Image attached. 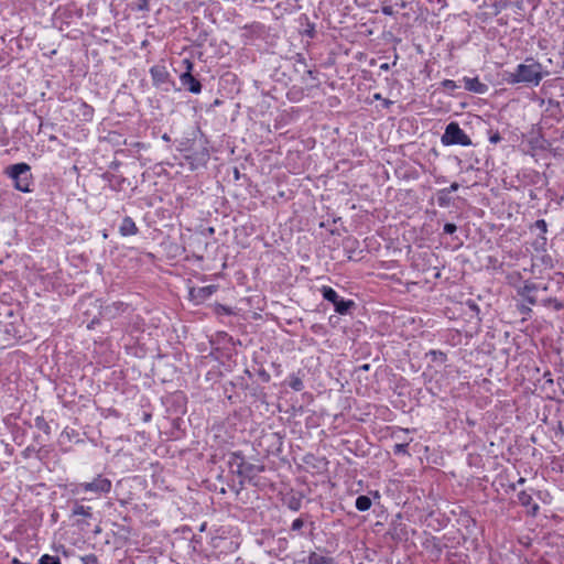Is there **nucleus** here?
Returning a JSON list of instances; mask_svg holds the SVG:
<instances>
[{
	"label": "nucleus",
	"instance_id": "nucleus-1",
	"mask_svg": "<svg viewBox=\"0 0 564 564\" xmlns=\"http://www.w3.org/2000/svg\"><path fill=\"white\" fill-rule=\"evenodd\" d=\"M547 74V72H544L541 63L535 62L533 58H527L525 63L519 64L514 72L508 73L506 80L512 85L525 84L538 86Z\"/></svg>",
	"mask_w": 564,
	"mask_h": 564
},
{
	"label": "nucleus",
	"instance_id": "nucleus-2",
	"mask_svg": "<svg viewBox=\"0 0 564 564\" xmlns=\"http://www.w3.org/2000/svg\"><path fill=\"white\" fill-rule=\"evenodd\" d=\"M228 464L232 473L240 477L239 485L241 488L245 481L257 486L258 484L256 478L265 469L264 465L262 464H252L247 462L245 455L240 451L234 452L229 455Z\"/></svg>",
	"mask_w": 564,
	"mask_h": 564
},
{
	"label": "nucleus",
	"instance_id": "nucleus-3",
	"mask_svg": "<svg viewBox=\"0 0 564 564\" xmlns=\"http://www.w3.org/2000/svg\"><path fill=\"white\" fill-rule=\"evenodd\" d=\"M31 167L28 163H17L6 170V174L13 180L14 188L22 193H30L33 183Z\"/></svg>",
	"mask_w": 564,
	"mask_h": 564
},
{
	"label": "nucleus",
	"instance_id": "nucleus-4",
	"mask_svg": "<svg viewBox=\"0 0 564 564\" xmlns=\"http://www.w3.org/2000/svg\"><path fill=\"white\" fill-rule=\"evenodd\" d=\"M112 482L109 478L97 475L90 481L72 484L70 492L73 495H79L83 492H93L96 496H101L110 492Z\"/></svg>",
	"mask_w": 564,
	"mask_h": 564
},
{
	"label": "nucleus",
	"instance_id": "nucleus-5",
	"mask_svg": "<svg viewBox=\"0 0 564 564\" xmlns=\"http://www.w3.org/2000/svg\"><path fill=\"white\" fill-rule=\"evenodd\" d=\"M319 292L325 301L333 304L334 311L339 315H349L357 306L355 301L339 296L338 293L328 285H323Z\"/></svg>",
	"mask_w": 564,
	"mask_h": 564
},
{
	"label": "nucleus",
	"instance_id": "nucleus-6",
	"mask_svg": "<svg viewBox=\"0 0 564 564\" xmlns=\"http://www.w3.org/2000/svg\"><path fill=\"white\" fill-rule=\"evenodd\" d=\"M150 76L152 79V85L162 91L169 93L172 89L176 90L175 82L171 77L167 68L163 64L153 65L150 68Z\"/></svg>",
	"mask_w": 564,
	"mask_h": 564
},
{
	"label": "nucleus",
	"instance_id": "nucleus-7",
	"mask_svg": "<svg viewBox=\"0 0 564 564\" xmlns=\"http://www.w3.org/2000/svg\"><path fill=\"white\" fill-rule=\"evenodd\" d=\"M441 141L444 145H471L470 138L455 121H452L446 126L445 131L441 138Z\"/></svg>",
	"mask_w": 564,
	"mask_h": 564
},
{
	"label": "nucleus",
	"instance_id": "nucleus-8",
	"mask_svg": "<svg viewBox=\"0 0 564 564\" xmlns=\"http://www.w3.org/2000/svg\"><path fill=\"white\" fill-rule=\"evenodd\" d=\"M549 290V285L542 282H533L527 280L522 286L517 289V293L521 296L528 304L535 305L538 303L536 293L542 291L546 292Z\"/></svg>",
	"mask_w": 564,
	"mask_h": 564
},
{
	"label": "nucleus",
	"instance_id": "nucleus-9",
	"mask_svg": "<svg viewBox=\"0 0 564 564\" xmlns=\"http://www.w3.org/2000/svg\"><path fill=\"white\" fill-rule=\"evenodd\" d=\"M185 70L180 75L181 84L192 94H199L202 91L200 82L193 76L192 72L194 68V64L191 59L185 58L182 61Z\"/></svg>",
	"mask_w": 564,
	"mask_h": 564
},
{
	"label": "nucleus",
	"instance_id": "nucleus-10",
	"mask_svg": "<svg viewBox=\"0 0 564 564\" xmlns=\"http://www.w3.org/2000/svg\"><path fill=\"white\" fill-rule=\"evenodd\" d=\"M192 171L197 170L200 166H205L209 160V151L206 147L200 149H193L191 152L184 155Z\"/></svg>",
	"mask_w": 564,
	"mask_h": 564
},
{
	"label": "nucleus",
	"instance_id": "nucleus-11",
	"mask_svg": "<svg viewBox=\"0 0 564 564\" xmlns=\"http://www.w3.org/2000/svg\"><path fill=\"white\" fill-rule=\"evenodd\" d=\"M217 291L216 285H206L200 288H192L189 290V299L195 304H202Z\"/></svg>",
	"mask_w": 564,
	"mask_h": 564
},
{
	"label": "nucleus",
	"instance_id": "nucleus-12",
	"mask_svg": "<svg viewBox=\"0 0 564 564\" xmlns=\"http://www.w3.org/2000/svg\"><path fill=\"white\" fill-rule=\"evenodd\" d=\"M316 550L308 553L307 564H335L334 557L329 555L326 549L316 547Z\"/></svg>",
	"mask_w": 564,
	"mask_h": 564
},
{
	"label": "nucleus",
	"instance_id": "nucleus-13",
	"mask_svg": "<svg viewBox=\"0 0 564 564\" xmlns=\"http://www.w3.org/2000/svg\"><path fill=\"white\" fill-rule=\"evenodd\" d=\"M129 305L118 301L102 307L101 315L108 319H113L128 311Z\"/></svg>",
	"mask_w": 564,
	"mask_h": 564
},
{
	"label": "nucleus",
	"instance_id": "nucleus-14",
	"mask_svg": "<svg viewBox=\"0 0 564 564\" xmlns=\"http://www.w3.org/2000/svg\"><path fill=\"white\" fill-rule=\"evenodd\" d=\"M518 501L522 507L528 509L527 512L529 516H538L540 507L538 503L533 502L532 496L529 492H527L525 490H521L518 494Z\"/></svg>",
	"mask_w": 564,
	"mask_h": 564
},
{
	"label": "nucleus",
	"instance_id": "nucleus-15",
	"mask_svg": "<svg viewBox=\"0 0 564 564\" xmlns=\"http://www.w3.org/2000/svg\"><path fill=\"white\" fill-rule=\"evenodd\" d=\"M139 232V228L134 220L130 216L123 217L120 226H119V234L122 237H129L134 236Z\"/></svg>",
	"mask_w": 564,
	"mask_h": 564
},
{
	"label": "nucleus",
	"instance_id": "nucleus-16",
	"mask_svg": "<svg viewBox=\"0 0 564 564\" xmlns=\"http://www.w3.org/2000/svg\"><path fill=\"white\" fill-rule=\"evenodd\" d=\"M70 517H83L84 519H91L93 508L89 506H84L80 500H74L72 503Z\"/></svg>",
	"mask_w": 564,
	"mask_h": 564
},
{
	"label": "nucleus",
	"instance_id": "nucleus-17",
	"mask_svg": "<svg viewBox=\"0 0 564 564\" xmlns=\"http://www.w3.org/2000/svg\"><path fill=\"white\" fill-rule=\"evenodd\" d=\"M465 89L476 94H485L488 90V86L481 83L478 77H464Z\"/></svg>",
	"mask_w": 564,
	"mask_h": 564
},
{
	"label": "nucleus",
	"instance_id": "nucleus-18",
	"mask_svg": "<svg viewBox=\"0 0 564 564\" xmlns=\"http://www.w3.org/2000/svg\"><path fill=\"white\" fill-rule=\"evenodd\" d=\"M300 372L299 371L297 373H290L289 377L286 378L285 382L286 384L294 391H302L304 389V383H303V380H302V377L300 376Z\"/></svg>",
	"mask_w": 564,
	"mask_h": 564
},
{
	"label": "nucleus",
	"instance_id": "nucleus-19",
	"mask_svg": "<svg viewBox=\"0 0 564 564\" xmlns=\"http://www.w3.org/2000/svg\"><path fill=\"white\" fill-rule=\"evenodd\" d=\"M533 227L535 229H538L540 231V236L539 238L536 239V243L541 245V246H545L546 245V237H545V234L547 232V224L544 219H538L534 224H533Z\"/></svg>",
	"mask_w": 564,
	"mask_h": 564
},
{
	"label": "nucleus",
	"instance_id": "nucleus-20",
	"mask_svg": "<svg viewBox=\"0 0 564 564\" xmlns=\"http://www.w3.org/2000/svg\"><path fill=\"white\" fill-rule=\"evenodd\" d=\"M372 501L368 496H358L355 501V507L358 511H368L371 508Z\"/></svg>",
	"mask_w": 564,
	"mask_h": 564
},
{
	"label": "nucleus",
	"instance_id": "nucleus-21",
	"mask_svg": "<svg viewBox=\"0 0 564 564\" xmlns=\"http://www.w3.org/2000/svg\"><path fill=\"white\" fill-rule=\"evenodd\" d=\"M34 425L36 429L42 431L46 436H50L52 431L48 422L44 419V416L39 415L34 419Z\"/></svg>",
	"mask_w": 564,
	"mask_h": 564
},
{
	"label": "nucleus",
	"instance_id": "nucleus-22",
	"mask_svg": "<svg viewBox=\"0 0 564 564\" xmlns=\"http://www.w3.org/2000/svg\"><path fill=\"white\" fill-rule=\"evenodd\" d=\"M437 204L440 207H448L452 203L448 191L442 188L437 192Z\"/></svg>",
	"mask_w": 564,
	"mask_h": 564
},
{
	"label": "nucleus",
	"instance_id": "nucleus-23",
	"mask_svg": "<svg viewBox=\"0 0 564 564\" xmlns=\"http://www.w3.org/2000/svg\"><path fill=\"white\" fill-rule=\"evenodd\" d=\"M426 357H431L432 361L444 364L447 360V355L442 350L432 349L426 354Z\"/></svg>",
	"mask_w": 564,
	"mask_h": 564
},
{
	"label": "nucleus",
	"instance_id": "nucleus-24",
	"mask_svg": "<svg viewBox=\"0 0 564 564\" xmlns=\"http://www.w3.org/2000/svg\"><path fill=\"white\" fill-rule=\"evenodd\" d=\"M541 304L545 307L552 306L555 311H561L564 308V304L554 297H546L541 301Z\"/></svg>",
	"mask_w": 564,
	"mask_h": 564
},
{
	"label": "nucleus",
	"instance_id": "nucleus-25",
	"mask_svg": "<svg viewBox=\"0 0 564 564\" xmlns=\"http://www.w3.org/2000/svg\"><path fill=\"white\" fill-rule=\"evenodd\" d=\"M286 506L292 511H297L301 509L302 499L296 496H291L286 499Z\"/></svg>",
	"mask_w": 564,
	"mask_h": 564
},
{
	"label": "nucleus",
	"instance_id": "nucleus-26",
	"mask_svg": "<svg viewBox=\"0 0 564 564\" xmlns=\"http://www.w3.org/2000/svg\"><path fill=\"white\" fill-rule=\"evenodd\" d=\"M80 113L84 117L85 120L89 121L93 119L94 116V108L86 102L80 104Z\"/></svg>",
	"mask_w": 564,
	"mask_h": 564
},
{
	"label": "nucleus",
	"instance_id": "nucleus-27",
	"mask_svg": "<svg viewBox=\"0 0 564 564\" xmlns=\"http://www.w3.org/2000/svg\"><path fill=\"white\" fill-rule=\"evenodd\" d=\"M194 144L195 143L192 142L191 139H184V140L180 141L177 150L180 152H185L187 154L188 152H191L194 149Z\"/></svg>",
	"mask_w": 564,
	"mask_h": 564
},
{
	"label": "nucleus",
	"instance_id": "nucleus-28",
	"mask_svg": "<svg viewBox=\"0 0 564 564\" xmlns=\"http://www.w3.org/2000/svg\"><path fill=\"white\" fill-rule=\"evenodd\" d=\"M39 564H62L58 556L44 554L40 557Z\"/></svg>",
	"mask_w": 564,
	"mask_h": 564
},
{
	"label": "nucleus",
	"instance_id": "nucleus-29",
	"mask_svg": "<svg viewBox=\"0 0 564 564\" xmlns=\"http://www.w3.org/2000/svg\"><path fill=\"white\" fill-rule=\"evenodd\" d=\"M408 448H409V442L395 444L393 446V454L394 455H410Z\"/></svg>",
	"mask_w": 564,
	"mask_h": 564
},
{
	"label": "nucleus",
	"instance_id": "nucleus-30",
	"mask_svg": "<svg viewBox=\"0 0 564 564\" xmlns=\"http://www.w3.org/2000/svg\"><path fill=\"white\" fill-rule=\"evenodd\" d=\"M41 451L42 447H37L35 444H31L22 452V455L24 458H29L32 454L39 455Z\"/></svg>",
	"mask_w": 564,
	"mask_h": 564
},
{
	"label": "nucleus",
	"instance_id": "nucleus-31",
	"mask_svg": "<svg viewBox=\"0 0 564 564\" xmlns=\"http://www.w3.org/2000/svg\"><path fill=\"white\" fill-rule=\"evenodd\" d=\"M488 139L492 144H497L501 141V135L498 130L489 129L488 130Z\"/></svg>",
	"mask_w": 564,
	"mask_h": 564
},
{
	"label": "nucleus",
	"instance_id": "nucleus-32",
	"mask_svg": "<svg viewBox=\"0 0 564 564\" xmlns=\"http://www.w3.org/2000/svg\"><path fill=\"white\" fill-rule=\"evenodd\" d=\"M518 311L523 316V319H528L531 317L532 308L529 305L521 304L518 306Z\"/></svg>",
	"mask_w": 564,
	"mask_h": 564
},
{
	"label": "nucleus",
	"instance_id": "nucleus-33",
	"mask_svg": "<svg viewBox=\"0 0 564 564\" xmlns=\"http://www.w3.org/2000/svg\"><path fill=\"white\" fill-rule=\"evenodd\" d=\"M83 564H99L98 557L95 554H87L80 557Z\"/></svg>",
	"mask_w": 564,
	"mask_h": 564
},
{
	"label": "nucleus",
	"instance_id": "nucleus-34",
	"mask_svg": "<svg viewBox=\"0 0 564 564\" xmlns=\"http://www.w3.org/2000/svg\"><path fill=\"white\" fill-rule=\"evenodd\" d=\"M441 85L447 91H454L455 89L458 88L457 84L454 80H452V79H444L441 83Z\"/></svg>",
	"mask_w": 564,
	"mask_h": 564
},
{
	"label": "nucleus",
	"instance_id": "nucleus-35",
	"mask_svg": "<svg viewBox=\"0 0 564 564\" xmlns=\"http://www.w3.org/2000/svg\"><path fill=\"white\" fill-rule=\"evenodd\" d=\"M123 182H124V178L112 176V178L110 180V187L119 191V189H121V185Z\"/></svg>",
	"mask_w": 564,
	"mask_h": 564
},
{
	"label": "nucleus",
	"instance_id": "nucleus-36",
	"mask_svg": "<svg viewBox=\"0 0 564 564\" xmlns=\"http://www.w3.org/2000/svg\"><path fill=\"white\" fill-rule=\"evenodd\" d=\"M304 34L306 36H308L310 39H314L315 35H316V31H315V24L314 23H307V28L306 30L304 31Z\"/></svg>",
	"mask_w": 564,
	"mask_h": 564
},
{
	"label": "nucleus",
	"instance_id": "nucleus-37",
	"mask_svg": "<svg viewBox=\"0 0 564 564\" xmlns=\"http://www.w3.org/2000/svg\"><path fill=\"white\" fill-rule=\"evenodd\" d=\"M457 230V227L455 224L446 223L443 228V232L446 235H453Z\"/></svg>",
	"mask_w": 564,
	"mask_h": 564
},
{
	"label": "nucleus",
	"instance_id": "nucleus-38",
	"mask_svg": "<svg viewBox=\"0 0 564 564\" xmlns=\"http://www.w3.org/2000/svg\"><path fill=\"white\" fill-rule=\"evenodd\" d=\"M304 527V521L302 518L295 519L291 524L292 531H300Z\"/></svg>",
	"mask_w": 564,
	"mask_h": 564
},
{
	"label": "nucleus",
	"instance_id": "nucleus-39",
	"mask_svg": "<svg viewBox=\"0 0 564 564\" xmlns=\"http://www.w3.org/2000/svg\"><path fill=\"white\" fill-rule=\"evenodd\" d=\"M270 437L278 444L276 452H281V446L283 444L282 436L279 433H271Z\"/></svg>",
	"mask_w": 564,
	"mask_h": 564
},
{
	"label": "nucleus",
	"instance_id": "nucleus-40",
	"mask_svg": "<svg viewBox=\"0 0 564 564\" xmlns=\"http://www.w3.org/2000/svg\"><path fill=\"white\" fill-rule=\"evenodd\" d=\"M216 313H217V314H226V315H230V314L232 313V311H231V308H230V307L219 304V305L216 307Z\"/></svg>",
	"mask_w": 564,
	"mask_h": 564
},
{
	"label": "nucleus",
	"instance_id": "nucleus-41",
	"mask_svg": "<svg viewBox=\"0 0 564 564\" xmlns=\"http://www.w3.org/2000/svg\"><path fill=\"white\" fill-rule=\"evenodd\" d=\"M295 63L299 64V66H303L304 69L307 68L306 59L302 54H296L294 56Z\"/></svg>",
	"mask_w": 564,
	"mask_h": 564
},
{
	"label": "nucleus",
	"instance_id": "nucleus-42",
	"mask_svg": "<svg viewBox=\"0 0 564 564\" xmlns=\"http://www.w3.org/2000/svg\"><path fill=\"white\" fill-rule=\"evenodd\" d=\"M138 10L139 11H149L150 10L149 0H139Z\"/></svg>",
	"mask_w": 564,
	"mask_h": 564
},
{
	"label": "nucleus",
	"instance_id": "nucleus-43",
	"mask_svg": "<svg viewBox=\"0 0 564 564\" xmlns=\"http://www.w3.org/2000/svg\"><path fill=\"white\" fill-rule=\"evenodd\" d=\"M381 12L384 14V15H389V17H392L395 14L394 10H393V7L392 6H382L381 8Z\"/></svg>",
	"mask_w": 564,
	"mask_h": 564
},
{
	"label": "nucleus",
	"instance_id": "nucleus-44",
	"mask_svg": "<svg viewBox=\"0 0 564 564\" xmlns=\"http://www.w3.org/2000/svg\"><path fill=\"white\" fill-rule=\"evenodd\" d=\"M259 376L261 377L263 382L270 381V375L265 370L260 371Z\"/></svg>",
	"mask_w": 564,
	"mask_h": 564
},
{
	"label": "nucleus",
	"instance_id": "nucleus-45",
	"mask_svg": "<svg viewBox=\"0 0 564 564\" xmlns=\"http://www.w3.org/2000/svg\"><path fill=\"white\" fill-rule=\"evenodd\" d=\"M459 188V184L457 182H454L451 184L449 187H446L445 189L448 191L451 194L452 192H456Z\"/></svg>",
	"mask_w": 564,
	"mask_h": 564
},
{
	"label": "nucleus",
	"instance_id": "nucleus-46",
	"mask_svg": "<svg viewBox=\"0 0 564 564\" xmlns=\"http://www.w3.org/2000/svg\"><path fill=\"white\" fill-rule=\"evenodd\" d=\"M33 444H35V445H40L39 447H42V448H43V445H42V437H41V435H35V436L33 437Z\"/></svg>",
	"mask_w": 564,
	"mask_h": 564
},
{
	"label": "nucleus",
	"instance_id": "nucleus-47",
	"mask_svg": "<svg viewBox=\"0 0 564 564\" xmlns=\"http://www.w3.org/2000/svg\"><path fill=\"white\" fill-rule=\"evenodd\" d=\"M321 329H323V325H321V324H314V325L312 326V330H313L314 333H318Z\"/></svg>",
	"mask_w": 564,
	"mask_h": 564
},
{
	"label": "nucleus",
	"instance_id": "nucleus-48",
	"mask_svg": "<svg viewBox=\"0 0 564 564\" xmlns=\"http://www.w3.org/2000/svg\"><path fill=\"white\" fill-rule=\"evenodd\" d=\"M305 73L313 79H316V72L312 70V69H305Z\"/></svg>",
	"mask_w": 564,
	"mask_h": 564
},
{
	"label": "nucleus",
	"instance_id": "nucleus-49",
	"mask_svg": "<svg viewBox=\"0 0 564 564\" xmlns=\"http://www.w3.org/2000/svg\"><path fill=\"white\" fill-rule=\"evenodd\" d=\"M356 243H357V240H356V239H348V240L346 241V247H347L348 245H351V248H352Z\"/></svg>",
	"mask_w": 564,
	"mask_h": 564
},
{
	"label": "nucleus",
	"instance_id": "nucleus-50",
	"mask_svg": "<svg viewBox=\"0 0 564 564\" xmlns=\"http://www.w3.org/2000/svg\"><path fill=\"white\" fill-rule=\"evenodd\" d=\"M76 524L77 525H84V524L88 525L89 523L87 521H85L84 519L83 520L78 519V520H76Z\"/></svg>",
	"mask_w": 564,
	"mask_h": 564
},
{
	"label": "nucleus",
	"instance_id": "nucleus-51",
	"mask_svg": "<svg viewBox=\"0 0 564 564\" xmlns=\"http://www.w3.org/2000/svg\"><path fill=\"white\" fill-rule=\"evenodd\" d=\"M162 140L165 141V142H170L171 141V137L167 133H164L162 135Z\"/></svg>",
	"mask_w": 564,
	"mask_h": 564
},
{
	"label": "nucleus",
	"instance_id": "nucleus-52",
	"mask_svg": "<svg viewBox=\"0 0 564 564\" xmlns=\"http://www.w3.org/2000/svg\"><path fill=\"white\" fill-rule=\"evenodd\" d=\"M6 65H7L6 57L4 56H0V66L4 67Z\"/></svg>",
	"mask_w": 564,
	"mask_h": 564
},
{
	"label": "nucleus",
	"instance_id": "nucleus-53",
	"mask_svg": "<svg viewBox=\"0 0 564 564\" xmlns=\"http://www.w3.org/2000/svg\"><path fill=\"white\" fill-rule=\"evenodd\" d=\"M525 481H527V480H525V478L520 477V478L518 479L517 484H518V485H523Z\"/></svg>",
	"mask_w": 564,
	"mask_h": 564
},
{
	"label": "nucleus",
	"instance_id": "nucleus-54",
	"mask_svg": "<svg viewBox=\"0 0 564 564\" xmlns=\"http://www.w3.org/2000/svg\"><path fill=\"white\" fill-rule=\"evenodd\" d=\"M369 368H370V366H369L368 364L362 365V366L360 367V369H362V370H365V371L369 370Z\"/></svg>",
	"mask_w": 564,
	"mask_h": 564
},
{
	"label": "nucleus",
	"instance_id": "nucleus-55",
	"mask_svg": "<svg viewBox=\"0 0 564 564\" xmlns=\"http://www.w3.org/2000/svg\"><path fill=\"white\" fill-rule=\"evenodd\" d=\"M48 140H50V141H56V140H57V137H56V135H54V134H52V135H50V137H48Z\"/></svg>",
	"mask_w": 564,
	"mask_h": 564
},
{
	"label": "nucleus",
	"instance_id": "nucleus-56",
	"mask_svg": "<svg viewBox=\"0 0 564 564\" xmlns=\"http://www.w3.org/2000/svg\"><path fill=\"white\" fill-rule=\"evenodd\" d=\"M20 563H22V562H21L20 560H18L17 557H14V558L12 560V564H20Z\"/></svg>",
	"mask_w": 564,
	"mask_h": 564
},
{
	"label": "nucleus",
	"instance_id": "nucleus-57",
	"mask_svg": "<svg viewBox=\"0 0 564 564\" xmlns=\"http://www.w3.org/2000/svg\"><path fill=\"white\" fill-rule=\"evenodd\" d=\"M516 6H517V8L521 9L522 8V1H517Z\"/></svg>",
	"mask_w": 564,
	"mask_h": 564
},
{
	"label": "nucleus",
	"instance_id": "nucleus-58",
	"mask_svg": "<svg viewBox=\"0 0 564 564\" xmlns=\"http://www.w3.org/2000/svg\"><path fill=\"white\" fill-rule=\"evenodd\" d=\"M235 177H236V180L239 178V171L237 169H235Z\"/></svg>",
	"mask_w": 564,
	"mask_h": 564
},
{
	"label": "nucleus",
	"instance_id": "nucleus-59",
	"mask_svg": "<svg viewBox=\"0 0 564 564\" xmlns=\"http://www.w3.org/2000/svg\"><path fill=\"white\" fill-rule=\"evenodd\" d=\"M390 104H391V101H390V100L384 99L383 105H386V106L388 107Z\"/></svg>",
	"mask_w": 564,
	"mask_h": 564
},
{
	"label": "nucleus",
	"instance_id": "nucleus-60",
	"mask_svg": "<svg viewBox=\"0 0 564 564\" xmlns=\"http://www.w3.org/2000/svg\"><path fill=\"white\" fill-rule=\"evenodd\" d=\"M388 68H389L388 64H382L381 65V69H388Z\"/></svg>",
	"mask_w": 564,
	"mask_h": 564
},
{
	"label": "nucleus",
	"instance_id": "nucleus-61",
	"mask_svg": "<svg viewBox=\"0 0 564 564\" xmlns=\"http://www.w3.org/2000/svg\"><path fill=\"white\" fill-rule=\"evenodd\" d=\"M329 323H330V324L336 323V319H334V316H330V317H329Z\"/></svg>",
	"mask_w": 564,
	"mask_h": 564
},
{
	"label": "nucleus",
	"instance_id": "nucleus-62",
	"mask_svg": "<svg viewBox=\"0 0 564 564\" xmlns=\"http://www.w3.org/2000/svg\"><path fill=\"white\" fill-rule=\"evenodd\" d=\"M562 383H564V377L558 378V384H562Z\"/></svg>",
	"mask_w": 564,
	"mask_h": 564
},
{
	"label": "nucleus",
	"instance_id": "nucleus-63",
	"mask_svg": "<svg viewBox=\"0 0 564 564\" xmlns=\"http://www.w3.org/2000/svg\"><path fill=\"white\" fill-rule=\"evenodd\" d=\"M562 383H564V377L558 378V384H562Z\"/></svg>",
	"mask_w": 564,
	"mask_h": 564
},
{
	"label": "nucleus",
	"instance_id": "nucleus-64",
	"mask_svg": "<svg viewBox=\"0 0 564 564\" xmlns=\"http://www.w3.org/2000/svg\"><path fill=\"white\" fill-rule=\"evenodd\" d=\"M375 99H377V100L381 99V95L380 94H376L375 95Z\"/></svg>",
	"mask_w": 564,
	"mask_h": 564
}]
</instances>
